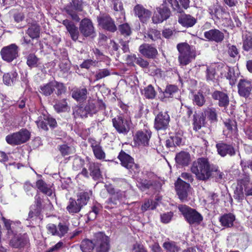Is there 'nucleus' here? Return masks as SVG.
Returning a JSON list of instances; mask_svg holds the SVG:
<instances>
[{"instance_id":"774afa93","label":"nucleus","mask_w":252,"mask_h":252,"mask_svg":"<svg viewBox=\"0 0 252 252\" xmlns=\"http://www.w3.org/2000/svg\"><path fill=\"white\" fill-rule=\"evenodd\" d=\"M131 252H146L142 245L138 244L133 245Z\"/></svg>"},{"instance_id":"338daca9","label":"nucleus","mask_w":252,"mask_h":252,"mask_svg":"<svg viewBox=\"0 0 252 252\" xmlns=\"http://www.w3.org/2000/svg\"><path fill=\"white\" fill-rule=\"evenodd\" d=\"M48 232L52 234L53 235H57V226L54 224L50 223L46 226Z\"/></svg>"},{"instance_id":"4c0bfd02","label":"nucleus","mask_w":252,"mask_h":252,"mask_svg":"<svg viewBox=\"0 0 252 252\" xmlns=\"http://www.w3.org/2000/svg\"><path fill=\"white\" fill-rule=\"evenodd\" d=\"M163 247L168 252H178L180 250V247L172 241L164 242Z\"/></svg>"},{"instance_id":"2eb2a0df","label":"nucleus","mask_w":252,"mask_h":252,"mask_svg":"<svg viewBox=\"0 0 252 252\" xmlns=\"http://www.w3.org/2000/svg\"><path fill=\"white\" fill-rule=\"evenodd\" d=\"M151 132L149 130L138 131L134 137L135 143L138 145L147 146L149 144Z\"/></svg>"},{"instance_id":"864d4df0","label":"nucleus","mask_w":252,"mask_h":252,"mask_svg":"<svg viewBox=\"0 0 252 252\" xmlns=\"http://www.w3.org/2000/svg\"><path fill=\"white\" fill-rule=\"evenodd\" d=\"M60 151L62 155L65 156L73 153L74 149L66 145H63L60 146Z\"/></svg>"},{"instance_id":"cd10ccee","label":"nucleus","mask_w":252,"mask_h":252,"mask_svg":"<svg viewBox=\"0 0 252 252\" xmlns=\"http://www.w3.org/2000/svg\"><path fill=\"white\" fill-rule=\"evenodd\" d=\"M37 188L43 193L48 196H51L53 191L51 187L46 184L42 180H38L36 182Z\"/></svg>"},{"instance_id":"5701e85b","label":"nucleus","mask_w":252,"mask_h":252,"mask_svg":"<svg viewBox=\"0 0 252 252\" xmlns=\"http://www.w3.org/2000/svg\"><path fill=\"white\" fill-rule=\"evenodd\" d=\"M124 196V193L121 191H118L105 202V208L107 209L113 208L117 205Z\"/></svg>"},{"instance_id":"6e6552de","label":"nucleus","mask_w":252,"mask_h":252,"mask_svg":"<svg viewBox=\"0 0 252 252\" xmlns=\"http://www.w3.org/2000/svg\"><path fill=\"white\" fill-rule=\"evenodd\" d=\"M18 54V47L14 44L4 47L0 51L2 59L7 62H11L16 59Z\"/></svg>"},{"instance_id":"f704fd0d","label":"nucleus","mask_w":252,"mask_h":252,"mask_svg":"<svg viewBox=\"0 0 252 252\" xmlns=\"http://www.w3.org/2000/svg\"><path fill=\"white\" fill-rule=\"evenodd\" d=\"M145 38H149L152 41H158L161 40V34L159 31L156 29L150 30L145 35Z\"/></svg>"},{"instance_id":"4468645a","label":"nucleus","mask_w":252,"mask_h":252,"mask_svg":"<svg viewBox=\"0 0 252 252\" xmlns=\"http://www.w3.org/2000/svg\"><path fill=\"white\" fill-rule=\"evenodd\" d=\"M98 24L103 29L111 32L116 31L117 28L111 17L108 15H103L97 18Z\"/></svg>"},{"instance_id":"bb28decb","label":"nucleus","mask_w":252,"mask_h":252,"mask_svg":"<svg viewBox=\"0 0 252 252\" xmlns=\"http://www.w3.org/2000/svg\"><path fill=\"white\" fill-rule=\"evenodd\" d=\"M235 220V216L232 214H226L221 216L220 219L221 224L226 227L233 226V222Z\"/></svg>"},{"instance_id":"c85d7f7f","label":"nucleus","mask_w":252,"mask_h":252,"mask_svg":"<svg viewBox=\"0 0 252 252\" xmlns=\"http://www.w3.org/2000/svg\"><path fill=\"white\" fill-rule=\"evenodd\" d=\"M208 12L212 18L215 17L220 19L222 17L223 11L220 6L218 4H213L209 7Z\"/></svg>"},{"instance_id":"8fccbe9b","label":"nucleus","mask_w":252,"mask_h":252,"mask_svg":"<svg viewBox=\"0 0 252 252\" xmlns=\"http://www.w3.org/2000/svg\"><path fill=\"white\" fill-rule=\"evenodd\" d=\"M54 107L58 112L65 111L67 109V102L63 99L57 103Z\"/></svg>"},{"instance_id":"bf43d9fd","label":"nucleus","mask_w":252,"mask_h":252,"mask_svg":"<svg viewBox=\"0 0 252 252\" xmlns=\"http://www.w3.org/2000/svg\"><path fill=\"white\" fill-rule=\"evenodd\" d=\"M100 211V207L98 206H94L92 207V211L88 213V218L89 220H92L96 218Z\"/></svg>"},{"instance_id":"1a4fd4ad","label":"nucleus","mask_w":252,"mask_h":252,"mask_svg":"<svg viewBox=\"0 0 252 252\" xmlns=\"http://www.w3.org/2000/svg\"><path fill=\"white\" fill-rule=\"evenodd\" d=\"M113 126L119 133L126 134L129 130L130 122L121 116L112 119Z\"/></svg>"},{"instance_id":"9d476101","label":"nucleus","mask_w":252,"mask_h":252,"mask_svg":"<svg viewBox=\"0 0 252 252\" xmlns=\"http://www.w3.org/2000/svg\"><path fill=\"white\" fill-rule=\"evenodd\" d=\"M170 121V116L166 112H159L155 117L154 127L157 130L166 129Z\"/></svg>"},{"instance_id":"680f3d73","label":"nucleus","mask_w":252,"mask_h":252,"mask_svg":"<svg viewBox=\"0 0 252 252\" xmlns=\"http://www.w3.org/2000/svg\"><path fill=\"white\" fill-rule=\"evenodd\" d=\"M173 216V214L171 212L161 214L160 215L161 221L164 223H168L171 220Z\"/></svg>"},{"instance_id":"f3484780","label":"nucleus","mask_w":252,"mask_h":252,"mask_svg":"<svg viewBox=\"0 0 252 252\" xmlns=\"http://www.w3.org/2000/svg\"><path fill=\"white\" fill-rule=\"evenodd\" d=\"M216 146L218 153L221 157H225L227 155L232 156L235 154L234 149L231 145L220 142L217 144Z\"/></svg>"},{"instance_id":"49530a36","label":"nucleus","mask_w":252,"mask_h":252,"mask_svg":"<svg viewBox=\"0 0 252 252\" xmlns=\"http://www.w3.org/2000/svg\"><path fill=\"white\" fill-rule=\"evenodd\" d=\"M39 60L33 54H30L27 57V63L30 67H35L38 65Z\"/></svg>"},{"instance_id":"7ed1b4c3","label":"nucleus","mask_w":252,"mask_h":252,"mask_svg":"<svg viewBox=\"0 0 252 252\" xmlns=\"http://www.w3.org/2000/svg\"><path fill=\"white\" fill-rule=\"evenodd\" d=\"M177 48L179 53L178 60L181 65H186L195 59V50L188 43H179L177 45Z\"/></svg>"},{"instance_id":"a19ab883","label":"nucleus","mask_w":252,"mask_h":252,"mask_svg":"<svg viewBox=\"0 0 252 252\" xmlns=\"http://www.w3.org/2000/svg\"><path fill=\"white\" fill-rule=\"evenodd\" d=\"M214 173V175L217 182H220L224 178V174L219 170L218 166L213 165L211 169V175Z\"/></svg>"},{"instance_id":"052dcab7","label":"nucleus","mask_w":252,"mask_h":252,"mask_svg":"<svg viewBox=\"0 0 252 252\" xmlns=\"http://www.w3.org/2000/svg\"><path fill=\"white\" fill-rule=\"evenodd\" d=\"M228 53L232 58H236L239 56L238 50L234 45H228Z\"/></svg>"},{"instance_id":"ea45409f","label":"nucleus","mask_w":252,"mask_h":252,"mask_svg":"<svg viewBox=\"0 0 252 252\" xmlns=\"http://www.w3.org/2000/svg\"><path fill=\"white\" fill-rule=\"evenodd\" d=\"M165 4H166V3L162 4L157 8V11L159 13L164 20H166L169 17L170 13L169 9Z\"/></svg>"},{"instance_id":"a211bd4d","label":"nucleus","mask_w":252,"mask_h":252,"mask_svg":"<svg viewBox=\"0 0 252 252\" xmlns=\"http://www.w3.org/2000/svg\"><path fill=\"white\" fill-rule=\"evenodd\" d=\"M139 51L144 57L150 59L155 58L158 54V51L156 48L146 43L139 46Z\"/></svg>"},{"instance_id":"0e129e2a","label":"nucleus","mask_w":252,"mask_h":252,"mask_svg":"<svg viewBox=\"0 0 252 252\" xmlns=\"http://www.w3.org/2000/svg\"><path fill=\"white\" fill-rule=\"evenodd\" d=\"M152 20L154 23L158 24L162 22L164 19L161 15H160L159 13H158L157 11H156L152 17Z\"/></svg>"},{"instance_id":"a18cd8bd","label":"nucleus","mask_w":252,"mask_h":252,"mask_svg":"<svg viewBox=\"0 0 252 252\" xmlns=\"http://www.w3.org/2000/svg\"><path fill=\"white\" fill-rule=\"evenodd\" d=\"M181 142L182 138L178 135H175L170 137V139L166 141V145L168 147L175 145L178 146L181 143Z\"/></svg>"},{"instance_id":"58836bf2","label":"nucleus","mask_w":252,"mask_h":252,"mask_svg":"<svg viewBox=\"0 0 252 252\" xmlns=\"http://www.w3.org/2000/svg\"><path fill=\"white\" fill-rule=\"evenodd\" d=\"M53 82L40 87V92L46 96L50 95L53 92Z\"/></svg>"},{"instance_id":"423d86ee","label":"nucleus","mask_w":252,"mask_h":252,"mask_svg":"<svg viewBox=\"0 0 252 252\" xmlns=\"http://www.w3.org/2000/svg\"><path fill=\"white\" fill-rule=\"evenodd\" d=\"M30 137V132L26 129H22L17 132L7 135L5 140L10 145H17L27 142Z\"/></svg>"},{"instance_id":"393cba45","label":"nucleus","mask_w":252,"mask_h":252,"mask_svg":"<svg viewBox=\"0 0 252 252\" xmlns=\"http://www.w3.org/2000/svg\"><path fill=\"white\" fill-rule=\"evenodd\" d=\"M175 160L178 164L182 166H186L190 161V156L189 153L182 151L176 155Z\"/></svg>"},{"instance_id":"412c9836","label":"nucleus","mask_w":252,"mask_h":252,"mask_svg":"<svg viewBox=\"0 0 252 252\" xmlns=\"http://www.w3.org/2000/svg\"><path fill=\"white\" fill-rule=\"evenodd\" d=\"M204 36L209 40L220 42L223 40L224 34L219 30L213 29L205 32Z\"/></svg>"},{"instance_id":"b1692460","label":"nucleus","mask_w":252,"mask_h":252,"mask_svg":"<svg viewBox=\"0 0 252 252\" xmlns=\"http://www.w3.org/2000/svg\"><path fill=\"white\" fill-rule=\"evenodd\" d=\"M196 19L188 14H182L178 19L179 23L183 26L189 28L193 26L196 23Z\"/></svg>"},{"instance_id":"37998d69","label":"nucleus","mask_w":252,"mask_h":252,"mask_svg":"<svg viewBox=\"0 0 252 252\" xmlns=\"http://www.w3.org/2000/svg\"><path fill=\"white\" fill-rule=\"evenodd\" d=\"M205 116L212 122L217 121V114L216 110L214 108H208L204 112Z\"/></svg>"},{"instance_id":"3c124183","label":"nucleus","mask_w":252,"mask_h":252,"mask_svg":"<svg viewBox=\"0 0 252 252\" xmlns=\"http://www.w3.org/2000/svg\"><path fill=\"white\" fill-rule=\"evenodd\" d=\"M36 123L39 128L46 130L48 129L47 122H46V115H44L39 117Z\"/></svg>"},{"instance_id":"20e7f679","label":"nucleus","mask_w":252,"mask_h":252,"mask_svg":"<svg viewBox=\"0 0 252 252\" xmlns=\"http://www.w3.org/2000/svg\"><path fill=\"white\" fill-rule=\"evenodd\" d=\"M90 195V192H83L78 195L77 200L70 198L66 207V210L70 214L78 213L82 208L87 204Z\"/></svg>"},{"instance_id":"72a5a7b5","label":"nucleus","mask_w":252,"mask_h":252,"mask_svg":"<svg viewBox=\"0 0 252 252\" xmlns=\"http://www.w3.org/2000/svg\"><path fill=\"white\" fill-rule=\"evenodd\" d=\"M80 248L83 252H90L94 249V242L88 240H84L81 242Z\"/></svg>"},{"instance_id":"6ab92c4d","label":"nucleus","mask_w":252,"mask_h":252,"mask_svg":"<svg viewBox=\"0 0 252 252\" xmlns=\"http://www.w3.org/2000/svg\"><path fill=\"white\" fill-rule=\"evenodd\" d=\"M135 14L139 18L140 20L145 23L150 18L152 13L150 11L145 9L142 5H136L134 8Z\"/></svg>"},{"instance_id":"4be33fe9","label":"nucleus","mask_w":252,"mask_h":252,"mask_svg":"<svg viewBox=\"0 0 252 252\" xmlns=\"http://www.w3.org/2000/svg\"><path fill=\"white\" fill-rule=\"evenodd\" d=\"M212 97L218 100V104L220 107H226L229 104V100L227 94L220 91H215L212 94Z\"/></svg>"},{"instance_id":"2f4dec72","label":"nucleus","mask_w":252,"mask_h":252,"mask_svg":"<svg viewBox=\"0 0 252 252\" xmlns=\"http://www.w3.org/2000/svg\"><path fill=\"white\" fill-rule=\"evenodd\" d=\"M89 170L90 175L95 180L99 179L101 177L99 165L98 163H90Z\"/></svg>"},{"instance_id":"79ce46f5","label":"nucleus","mask_w":252,"mask_h":252,"mask_svg":"<svg viewBox=\"0 0 252 252\" xmlns=\"http://www.w3.org/2000/svg\"><path fill=\"white\" fill-rule=\"evenodd\" d=\"M92 147L94 155L97 159H101L104 158L105 155V153L99 145L97 144L95 145H92Z\"/></svg>"},{"instance_id":"0eeeda50","label":"nucleus","mask_w":252,"mask_h":252,"mask_svg":"<svg viewBox=\"0 0 252 252\" xmlns=\"http://www.w3.org/2000/svg\"><path fill=\"white\" fill-rule=\"evenodd\" d=\"M110 248V238L102 232L95 235L94 249L96 252H108Z\"/></svg>"},{"instance_id":"09e8293b","label":"nucleus","mask_w":252,"mask_h":252,"mask_svg":"<svg viewBox=\"0 0 252 252\" xmlns=\"http://www.w3.org/2000/svg\"><path fill=\"white\" fill-rule=\"evenodd\" d=\"M157 205L158 203L157 202L148 200L144 202V204L141 207V209L143 211H146L148 209L154 210L156 208Z\"/></svg>"},{"instance_id":"aec40b11","label":"nucleus","mask_w":252,"mask_h":252,"mask_svg":"<svg viewBox=\"0 0 252 252\" xmlns=\"http://www.w3.org/2000/svg\"><path fill=\"white\" fill-rule=\"evenodd\" d=\"M62 24L65 27L66 30L69 33L71 39L74 41H76L79 34L78 28L72 22L67 19L63 20Z\"/></svg>"},{"instance_id":"9b49d317","label":"nucleus","mask_w":252,"mask_h":252,"mask_svg":"<svg viewBox=\"0 0 252 252\" xmlns=\"http://www.w3.org/2000/svg\"><path fill=\"white\" fill-rule=\"evenodd\" d=\"M175 187L180 199L182 201H187L188 191L190 187L189 184L178 178L175 184Z\"/></svg>"},{"instance_id":"ddd939ff","label":"nucleus","mask_w":252,"mask_h":252,"mask_svg":"<svg viewBox=\"0 0 252 252\" xmlns=\"http://www.w3.org/2000/svg\"><path fill=\"white\" fill-rule=\"evenodd\" d=\"M238 93L243 97H247L252 90V82L247 79L240 80L238 84Z\"/></svg>"},{"instance_id":"dca6fc26","label":"nucleus","mask_w":252,"mask_h":252,"mask_svg":"<svg viewBox=\"0 0 252 252\" xmlns=\"http://www.w3.org/2000/svg\"><path fill=\"white\" fill-rule=\"evenodd\" d=\"M79 30L81 33L85 36H90L94 32V27L92 21L87 18L81 21Z\"/></svg>"},{"instance_id":"e433bc0d","label":"nucleus","mask_w":252,"mask_h":252,"mask_svg":"<svg viewBox=\"0 0 252 252\" xmlns=\"http://www.w3.org/2000/svg\"><path fill=\"white\" fill-rule=\"evenodd\" d=\"M142 93L147 98L149 99L154 98L156 94V92L154 87L151 85H149L147 87L145 88L142 91Z\"/></svg>"},{"instance_id":"5fc2aeb1","label":"nucleus","mask_w":252,"mask_h":252,"mask_svg":"<svg viewBox=\"0 0 252 252\" xmlns=\"http://www.w3.org/2000/svg\"><path fill=\"white\" fill-rule=\"evenodd\" d=\"M177 88L174 85H169L166 87V88L164 92V95L165 97H171L172 94L177 91Z\"/></svg>"},{"instance_id":"473e14b6","label":"nucleus","mask_w":252,"mask_h":252,"mask_svg":"<svg viewBox=\"0 0 252 252\" xmlns=\"http://www.w3.org/2000/svg\"><path fill=\"white\" fill-rule=\"evenodd\" d=\"M26 33L32 39L38 38L40 34L39 26L36 24L31 25L27 30Z\"/></svg>"},{"instance_id":"69168bd1","label":"nucleus","mask_w":252,"mask_h":252,"mask_svg":"<svg viewBox=\"0 0 252 252\" xmlns=\"http://www.w3.org/2000/svg\"><path fill=\"white\" fill-rule=\"evenodd\" d=\"M224 124L229 130H232L236 128V123L234 121L227 120L224 122Z\"/></svg>"},{"instance_id":"c03bdc74","label":"nucleus","mask_w":252,"mask_h":252,"mask_svg":"<svg viewBox=\"0 0 252 252\" xmlns=\"http://www.w3.org/2000/svg\"><path fill=\"white\" fill-rule=\"evenodd\" d=\"M57 227V236L60 237L64 236L68 231V226L63 223H59Z\"/></svg>"},{"instance_id":"c756f323","label":"nucleus","mask_w":252,"mask_h":252,"mask_svg":"<svg viewBox=\"0 0 252 252\" xmlns=\"http://www.w3.org/2000/svg\"><path fill=\"white\" fill-rule=\"evenodd\" d=\"M87 90L85 88L76 89L72 92V97L78 101H83L87 98Z\"/></svg>"},{"instance_id":"de8ad7c7","label":"nucleus","mask_w":252,"mask_h":252,"mask_svg":"<svg viewBox=\"0 0 252 252\" xmlns=\"http://www.w3.org/2000/svg\"><path fill=\"white\" fill-rule=\"evenodd\" d=\"M119 30L121 34L124 36H129L131 33V28L127 23L120 25Z\"/></svg>"},{"instance_id":"6e6d98bb","label":"nucleus","mask_w":252,"mask_h":252,"mask_svg":"<svg viewBox=\"0 0 252 252\" xmlns=\"http://www.w3.org/2000/svg\"><path fill=\"white\" fill-rule=\"evenodd\" d=\"M53 84H54V85H53L54 90H55V88L57 89V92L56 93V94L58 95L62 94H63L65 92V87H64V85H63V84L59 83L56 81H54Z\"/></svg>"},{"instance_id":"13d9d810","label":"nucleus","mask_w":252,"mask_h":252,"mask_svg":"<svg viewBox=\"0 0 252 252\" xmlns=\"http://www.w3.org/2000/svg\"><path fill=\"white\" fill-rule=\"evenodd\" d=\"M110 73L108 69H103L99 70L95 75V78L97 80L101 79L104 77L110 75Z\"/></svg>"},{"instance_id":"4d7b16f0","label":"nucleus","mask_w":252,"mask_h":252,"mask_svg":"<svg viewBox=\"0 0 252 252\" xmlns=\"http://www.w3.org/2000/svg\"><path fill=\"white\" fill-rule=\"evenodd\" d=\"M84 161L79 158H76L74 159L73 168L74 170L81 169L84 165Z\"/></svg>"},{"instance_id":"603ef678","label":"nucleus","mask_w":252,"mask_h":252,"mask_svg":"<svg viewBox=\"0 0 252 252\" xmlns=\"http://www.w3.org/2000/svg\"><path fill=\"white\" fill-rule=\"evenodd\" d=\"M193 101L196 105L201 106L204 104L205 101L203 94L198 93L194 95Z\"/></svg>"},{"instance_id":"c9c22d12","label":"nucleus","mask_w":252,"mask_h":252,"mask_svg":"<svg viewBox=\"0 0 252 252\" xmlns=\"http://www.w3.org/2000/svg\"><path fill=\"white\" fill-rule=\"evenodd\" d=\"M17 73L15 72H11L4 74L3 76V81L6 85H11L17 77Z\"/></svg>"},{"instance_id":"f03ea898","label":"nucleus","mask_w":252,"mask_h":252,"mask_svg":"<svg viewBox=\"0 0 252 252\" xmlns=\"http://www.w3.org/2000/svg\"><path fill=\"white\" fill-rule=\"evenodd\" d=\"M207 158H201L194 161L190 168L197 180L206 181L211 176L212 166Z\"/></svg>"},{"instance_id":"e2e57ef3","label":"nucleus","mask_w":252,"mask_h":252,"mask_svg":"<svg viewBox=\"0 0 252 252\" xmlns=\"http://www.w3.org/2000/svg\"><path fill=\"white\" fill-rule=\"evenodd\" d=\"M243 48L247 51L252 49V37L251 36L247 37L244 40Z\"/></svg>"},{"instance_id":"f257e3e1","label":"nucleus","mask_w":252,"mask_h":252,"mask_svg":"<svg viewBox=\"0 0 252 252\" xmlns=\"http://www.w3.org/2000/svg\"><path fill=\"white\" fill-rule=\"evenodd\" d=\"M2 220L7 230V235L10 239L9 244L11 247L20 249L28 244L29 239L27 234H16V232L20 228L21 223L19 221H13L4 217L2 218Z\"/></svg>"},{"instance_id":"7c9ffc66","label":"nucleus","mask_w":252,"mask_h":252,"mask_svg":"<svg viewBox=\"0 0 252 252\" xmlns=\"http://www.w3.org/2000/svg\"><path fill=\"white\" fill-rule=\"evenodd\" d=\"M205 119L202 115L195 113L193 118V129L197 131L200 129L204 124Z\"/></svg>"},{"instance_id":"f8f14e48","label":"nucleus","mask_w":252,"mask_h":252,"mask_svg":"<svg viewBox=\"0 0 252 252\" xmlns=\"http://www.w3.org/2000/svg\"><path fill=\"white\" fill-rule=\"evenodd\" d=\"M122 165L128 170H134L137 169L138 166L135 164L133 158L129 155L121 151L118 156Z\"/></svg>"},{"instance_id":"39448f33","label":"nucleus","mask_w":252,"mask_h":252,"mask_svg":"<svg viewBox=\"0 0 252 252\" xmlns=\"http://www.w3.org/2000/svg\"><path fill=\"white\" fill-rule=\"evenodd\" d=\"M178 208L190 224H198L202 221V216L195 210L185 205H179Z\"/></svg>"},{"instance_id":"a878e982","label":"nucleus","mask_w":252,"mask_h":252,"mask_svg":"<svg viewBox=\"0 0 252 252\" xmlns=\"http://www.w3.org/2000/svg\"><path fill=\"white\" fill-rule=\"evenodd\" d=\"M35 205L32 206L29 214L30 218H33L34 216H38L41 210V199L39 196L36 195L35 197Z\"/></svg>"}]
</instances>
